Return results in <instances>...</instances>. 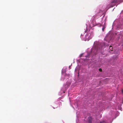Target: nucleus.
Wrapping results in <instances>:
<instances>
[{
  "label": "nucleus",
  "instance_id": "obj_7",
  "mask_svg": "<svg viewBox=\"0 0 123 123\" xmlns=\"http://www.w3.org/2000/svg\"><path fill=\"white\" fill-rule=\"evenodd\" d=\"M82 56V55H80V57H81Z\"/></svg>",
  "mask_w": 123,
  "mask_h": 123
},
{
  "label": "nucleus",
  "instance_id": "obj_8",
  "mask_svg": "<svg viewBox=\"0 0 123 123\" xmlns=\"http://www.w3.org/2000/svg\"><path fill=\"white\" fill-rule=\"evenodd\" d=\"M104 28H102V30L104 31Z\"/></svg>",
  "mask_w": 123,
  "mask_h": 123
},
{
  "label": "nucleus",
  "instance_id": "obj_1",
  "mask_svg": "<svg viewBox=\"0 0 123 123\" xmlns=\"http://www.w3.org/2000/svg\"><path fill=\"white\" fill-rule=\"evenodd\" d=\"M109 49H110L111 50V51L112 50V49H113L112 47L111 46H110Z\"/></svg>",
  "mask_w": 123,
  "mask_h": 123
},
{
  "label": "nucleus",
  "instance_id": "obj_4",
  "mask_svg": "<svg viewBox=\"0 0 123 123\" xmlns=\"http://www.w3.org/2000/svg\"><path fill=\"white\" fill-rule=\"evenodd\" d=\"M99 71L101 72L102 71V69L101 68H99Z\"/></svg>",
  "mask_w": 123,
  "mask_h": 123
},
{
  "label": "nucleus",
  "instance_id": "obj_2",
  "mask_svg": "<svg viewBox=\"0 0 123 123\" xmlns=\"http://www.w3.org/2000/svg\"><path fill=\"white\" fill-rule=\"evenodd\" d=\"M117 2V0H113L112 2V3H116Z\"/></svg>",
  "mask_w": 123,
  "mask_h": 123
},
{
  "label": "nucleus",
  "instance_id": "obj_3",
  "mask_svg": "<svg viewBox=\"0 0 123 123\" xmlns=\"http://www.w3.org/2000/svg\"><path fill=\"white\" fill-rule=\"evenodd\" d=\"M105 123V122L104 121H100V123Z\"/></svg>",
  "mask_w": 123,
  "mask_h": 123
},
{
  "label": "nucleus",
  "instance_id": "obj_5",
  "mask_svg": "<svg viewBox=\"0 0 123 123\" xmlns=\"http://www.w3.org/2000/svg\"><path fill=\"white\" fill-rule=\"evenodd\" d=\"M87 123H92V122L90 121V120Z\"/></svg>",
  "mask_w": 123,
  "mask_h": 123
},
{
  "label": "nucleus",
  "instance_id": "obj_10",
  "mask_svg": "<svg viewBox=\"0 0 123 123\" xmlns=\"http://www.w3.org/2000/svg\"><path fill=\"white\" fill-rule=\"evenodd\" d=\"M89 117L90 118H91V117Z\"/></svg>",
  "mask_w": 123,
  "mask_h": 123
},
{
  "label": "nucleus",
  "instance_id": "obj_6",
  "mask_svg": "<svg viewBox=\"0 0 123 123\" xmlns=\"http://www.w3.org/2000/svg\"><path fill=\"white\" fill-rule=\"evenodd\" d=\"M122 93H123V89L122 90Z\"/></svg>",
  "mask_w": 123,
  "mask_h": 123
},
{
  "label": "nucleus",
  "instance_id": "obj_9",
  "mask_svg": "<svg viewBox=\"0 0 123 123\" xmlns=\"http://www.w3.org/2000/svg\"><path fill=\"white\" fill-rule=\"evenodd\" d=\"M100 11H101V12H102V11H101V10H100Z\"/></svg>",
  "mask_w": 123,
  "mask_h": 123
}]
</instances>
